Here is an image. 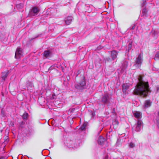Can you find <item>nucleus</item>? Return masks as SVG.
<instances>
[{
    "instance_id": "nucleus-1",
    "label": "nucleus",
    "mask_w": 159,
    "mask_h": 159,
    "mask_svg": "<svg viewBox=\"0 0 159 159\" xmlns=\"http://www.w3.org/2000/svg\"><path fill=\"white\" fill-rule=\"evenodd\" d=\"M138 79L139 82L134 91V93L143 97H146L150 92L148 82L143 81L141 75L139 76Z\"/></svg>"
},
{
    "instance_id": "nucleus-2",
    "label": "nucleus",
    "mask_w": 159,
    "mask_h": 159,
    "mask_svg": "<svg viewBox=\"0 0 159 159\" xmlns=\"http://www.w3.org/2000/svg\"><path fill=\"white\" fill-rule=\"evenodd\" d=\"M75 88L78 89L82 90L86 88L85 80L84 77L82 76L81 80L79 83L75 84Z\"/></svg>"
},
{
    "instance_id": "nucleus-3",
    "label": "nucleus",
    "mask_w": 159,
    "mask_h": 159,
    "mask_svg": "<svg viewBox=\"0 0 159 159\" xmlns=\"http://www.w3.org/2000/svg\"><path fill=\"white\" fill-rule=\"evenodd\" d=\"M143 123L142 121L139 120H137V123L135 125L132 127L133 131L134 130L136 132L140 131L143 127Z\"/></svg>"
},
{
    "instance_id": "nucleus-4",
    "label": "nucleus",
    "mask_w": 159,
    "mask_h": 159,
    "mask_svg": "<svg viewBox=\"0 0 159 159\" xmlns=\"http://www.w3.org/2000/svg\"><path fill=\"white\" fill-rule=\"evenodd\" d=\"M143 54L142 53H140L136 58L135 61V64L134 66H136L137 67H139L141 66L143 61Z\"/></svg>"
},
{
    "instance_id": "nucleus-5",
    "label": "nucleus",
    "mask_w": 159,
    "mask_h": 159,
    "mask_svg": "<svg viewBox=\"0 0 159 159\" xmlns=\"http://www.w3.org/2000/svg\"><path fill=\"white\" fill-rule=\"evenodd\" d=\"M39 11L38 8L36 7H33L31 11L29 13V15L32 16L37 15Z\"/></svg>"
},
{
    "instance_id": "nucleus-6",
    "label": "nucleus",
    "mask_w": 159,
    "mask_h": 159,
    "mask_svg": "<svg viewBox=\"0 0 159 159\" xmlns=\"http://www.w3.org/2000/svg\"><path fill=\"white\" fill-rule=\"evenodd\" d=\"M23 52L22 50L20 47L17 48L15 53V57L17 59L19 58L22 56Z\"/></svg>"
},
{
    "instance_id": "nucleus-7",
    "label": "nucleus",
    "mask_w": 159,
    "mask_h": 159,
    "mask_svg": "<svg viewBox=\"0 0 159 159\" xmlns=\"http://www.w3.org/2000/svg\"><path fill=\"white\" fill-rule=\"evenodd\" d=\"M128 66L127 62L125 61H123L122 64V66L120 70V72L122 73L125 71L126 69Z\"/></svg>"
},
{
    "instance_id": "nucleus-8",
    "label": "nucleus",
    "mask_w": 159,
    "mask_h": 159,
    "mask_svg": "<svg viewBox=\"0 0 159 159\" xmlns=\"http://www.w3.org/2000/svg\"><path fill=\"white\" fill-rule=\"evenodd\" d=\"M109 97L108 94L107 93H105L104 95L102 98V102L104 103H107L109 101Z\"/></svg>"
},
{
    "instance_id": "nucleus-9",
    "label": "nucleus",
    "mask_w": 159,
    "mask_h": 159,
    "mask_svg": "<svg viewBox=\"0 0 159 159\" xmlns=\"http://www.w3.org/2000/svg\"><path fill=\"white\" fill-rule=\"evenodd\" d=\"M98 143L99 144L102 145L106 142V140L102 136H100L98 140Z\"/></svg>"
},
{
    "instance_id": "nucleus-10",
    "label": "nucleus",
    "mask_w": 159,
    "mask_h": 159,
    "mask_svg": "<svg viewBox=\"0 0 159 159\" xmlns=\"http://www.w3.org/2000/svg\"><path fill=\"white\" fill-rule=\"evenodd\" d=\"M43 54L44 57L47 58L51 57L52 53L50 50H47L45 51Z\"/></svg>"
},
{
    "instance_id": "nucleus-11",
    "label": "nucleus",
    "mask_w": 159,
    "mask_h": 159,
    "mask_svg": "<svg viewBox=\"0 0 159 159\" xmlns=\"http://www.w3.org/2000/svg\"><path fill=\"white\" fill-rule=\"evenodd\" d=\"M134 117L137 118V120H141L142 117L141 113L139 111H136L134 113Z\"/></svg>"
},
{
    "instance_id": "nucleus-12",
    "label": "nucleus",
    "mask_w": 159,
    "mask_h": 159,
    "mask_svg": "<svg viewBox=\"0 0 159 159\" xmlns=\"http://www.w3.org/2000/svg\"><path fill=\"white\" fill-rule=\"evenodd\" d=\"M117 54V52L116 50H113L111 51V57L113 60L116 59Z\"/></svg>"
},
{
    "instance_id": "nucleus-13",
    "label": "nucleus",
    "mask_w": 159,
    "mask_h": 159,
    "mask_svg": "<svg viewBox=\"0 0 159 159\" xmlns=\"http://www.w3.org/2000/svg\"><path fill=\"white\" fill-rule=\"evenodd\" d=\"M152 102L150 100H146L144 102L143 107L146 108L150 107L151 105Z\"/></svg>"
},
{
    "instance_id": "nucleus-14",
    "label": "nucleus",
    "mask_w": 159,
    "mask_h": 159,
    "mask_svg": "<svg viewBox=\"0 0 159 159\" xmlns=\"http://www.w3.org/2000/svg\"><path fill=\"white\" fill-rule=\"evenodd\" d=\"M159 32L157 30H156L152 29L151 31V33L152 34V36L154 37H157Z\"/></svg>"
},
{
    "instance_id": "nucleus-15",
    "label": "nucleus",
    "mask_w": 159,
    "mask_h": 159,
    "mask_svg": "<svg viewBox=\"0 0 159 159\" xmlns=\"http://www.w3.org/2000/svg\"><path fill=\"white\" fill-rule=\"evenodd\" d=\"M73 17L71 16H69L67 17V19L65 20V22L66 25H69L71 23Z\"/></svg>"
},
{
    "instance_id": "nucleus-16",
    "label": "nucleus",
    "mask_w": 159,
    "mask_h": 159,
    "mask_svg": "<svg viewBox=\"0 0 159 159\" xmlns=\"http://www.w3.org/2000/svg\"><path fill=\"white\" fill-rule=\"evenodd\" d=\"M141 16L146 17L147 16V11L145 7L144 8L143 7V8Z\"/></svg>"
},
{
    "instance_id": "nucleus-17",
    "label": "nucleus",
    "mask_w": 159,
    "mask_h": 159,
    "mask_svg": "<svg viewBox=\"0 0 159 159\" xmlns=\"http://www.w3.org/2000/svg\"><path fill=\"white\" fill-rule=\"evenodd\" d=\"M8 74V72L6 71L3 72L2 73V77L3 80H5V79L7 78Z\"/></svg>"
},
{
    "instance_id": "nucleus-18",
    "label": "nucleus",
    "mask_w": 159,
    "mask_h": 159,
    "mask_svg": "<svg viewBox=\"0 0 159 159\" xmlns=\"http://www.w3.org/2000/svg\"><path fill=\"white\" fill-rule=\"evenodd\" d=\"M123 91L125 92L129 88V86L126 84H124L122 85Z\"/></svg>"
},
{
    "instance_id": "nucleus-19",
    "label": "nucleus",
    "mask_w": 159,
    "mask_h": 159,
    "mask_svg": "<svg viewBox=\"0 0 159 159\" xmlns=\"http://www.w3.org/2000/svg\"><path fill=\"white\" fill-rule=\"evenodd\" d=\"M113 114L111 115V118H113L114 119L116 118V114L115 111V108H113V110L111 113Z\"/></svg>"
},
{
    "instance_id": "nucleus-20",
    "label": "nucleus",
    "mask_w": 159,
    "mask_h": 159,
    "mask_svg": "<svg viewBox=\"0 0 159 159\" xmlns=\"http://www.w3.org/2000/svg\"><path fill=\"white\" fill-rule=\"evenodd\" d=\"M75 109V108H73L72 109H69L68 112V114L69 115H70L71 113L74 112Z\"/></svg>"
},
{
    "instance_id": "nucleus-21",
    "label": "nucleus",
    "mask_w": 159,
    "mask_h": 159,
    "mask_svg": "<svg viewBox=\"0 0 159 159\" xmlns=\"http://www.w3.org/2000/svg\"><path fill=\"white\" fill-rule=\"evenodd\" d=\"M28 116V114L26 112H25L23 115V118L24 119H27Z\"/></svg>"
},
{
    "instance_id": "nucleus-22",
    "label": "nucleus",
    "mask_w": 159,
    "mask_h": 159,
    "mask_svg": "<svg viewBox=\"0 0 159 159\" xmlns=\"http://www.w3.org/2000/svg\"><path fill=\"white\" fill-rule=\"evenodd\" d=\"M155 60H156L157 59H159V52H158L156 54L154 58Z\"/></svg>"
},
{
    "instance_id": "nucleus-23",
    "label": "nucleus",
    "mask_w": 159,
    "mask_h": 159,
    "mask_svg": "<svg viewBox=\"0 0 159 159\" xmlns=\"http://www.w3.org/2000/svg\"><path fill=\"white\" fill-rule=\"evenodd\" d=\"M112 124L113 125H115V126L116 127V126L118 125L119 122L118 121L116 120H115L112 122Z\"/></svg>"
},
{
    "instance_id": "nucleus-24",
    "label": "nucleus",
    "mask_w": 159,
    "mask_h": 159,
    "mask_svg": "<svg viewBox=\"0 0 159 159\" xmlns=\"http://www.w3.org/2000/svg\"><path fill=\"white\" fill-rule=\"evenodd\" d=\"M16 7L18 8H21L23 7V5L22 4H18L16 5Z\"/></svg>"
},
{
    "instance_id": "nucleus-25",
    "label": "nucleus",
    "mask_w": 159,
    "mask_h": 159,
    "mask_svg": "<svg viewBox=\"0 0 159 159\" xmlns=\"http://www.w3.org/2000/svg\"><path fill=\"white\" fill-rule=\"evenodd\" d=\"M86 125H84V124H83L81 127H80V129L81 130H84L85 128Z\"/></svg>"
},
{
    "instance_id": "nucleus-26",
    "label": "nucleus",
    "mask_w": 159,
    "mask_h": 159,
    "mask_svg": "<svg viewBox=\"0 0 159 159\" xmlns=\"http://www.w3.org/2000/svg\"><path fill=\"white\" fill-rule=\"evenodd\" d=\"M147 0H143L142 1V3L141 4V5L143 7L146 4V2Z\"/></svg>"
},
{
    "instance_id": "nucleus-27",
    "label": "nucleus",
    "mask_w": 159,
    "mask_h": 159,
    "mask_svg": "<svg viewBox=\"0 0 159 159\" xmlns=\"http://www.w3.org/2000/svg\"><path fill=\"white\" fill-rule=\"evenodd\" d=\"M129 146L130 148H133L135 146V144L134 143L131 142L129 143Z\"/></svg>"
},
{
    "instance_id": "nucleus-28",
    "label": "nucleus",
    "mask_w": 159,
    "mask_h": 159,
    "mask_svg": "<svg viewBox=\"0 0 159 159\" xmlns=\"http://www.w3.org/2000/svg\"><path fill=\"white\" fill-rule=\"evenodd\" d=\"M132 44L131 43H129L128 45V49L129 50H130L132 48Z\"/></svg>"
},
{
    "instance_id": "nucleus-29",
    "label": "nucleus",
    "mask_w": 159,
    "mask_h": 159,
    "mask_svg": "<svg viewBox=\"0 0 159 159\" xmlns=\"http://www.w3.org/2000/svg\"><path fill=\"white\" fill-rule=\"evenodd\" d=\"M1 114H2V116H3V117H4L5 116V115H4V112L2 110L1 111Z\"/></svg>"
},
{
    "instance_id": "nucleus-30",
    "label": "nucleus",
    "mask_w": 159,
    "mask_h": 159,
    "mask_svg": "<svg viewBox=\"0 0 159 159\" xmlns=\"http://www.w3.org/2000/svg\"><path fill=\"white\" fill-rule=\"evenodd\" d=\"M157 126L159 128V120L157 121Z\"/></svg>"
},
{
    "instance_id": "nucleus-31",
    "label": "nucleus",
    "mask_w": 159,
    "mask_h": 159,
    "mask_svg": "<svg viewBox=\"0 0 159 159\" xmlns=\"http://www.w3.org/2000/svg\"><path fill=\"white\" fill-rule=\"evenodd\" d=\"M104 159H108V155L106 156Z\"/></svg>"
},
{
    "instance_id": "nucleus-32",
    "label": "nucleus",
    "mask_w": 159,
    "mask_h": 159,
    "mask_svg": "<svg viewBox=\"0 0 159 159\" xmlns=\"http://www.w3.org/2000/svg\"><path fill=\"white\" fill-rule=\"evenodd\" d=\"M135 26L134 25L133 26H132V27L131 28V29L132 30H134L135 29Z\"/></svg>"
},
{
    "instance_id": "nucleus-33",
    "label": "nucleus",
    "mask_w": 159,
    "mask_h": 159,
    "mask_svg": "<svg viewBox=\"0 0 159 159\" xmlns=\"http://www.w3.org/2000/svg\"><path fill=\"white\" fill-rule=\"evenodd\" d=\"M158 115L159 116V111L158 112Z\"/></svg>"
},
{
    "instance_id": "nucleus-34",
    "label": "nucleus",
    "mask_w": 159,
    "mask_h": 159,
    "mask_svg": "<svg viewBox=\"0 0 159 159\" xmlns=\"http://www.w3.org/2000/svg\"><path fill=\"white\" fill-rule=\"evenodd\" d=\"M94 113H93H93H92V115H93H93H94Z\"/></svg>"
},
{
    "instance_id": "nucleus-35",
    "label": "nucleus",
    "mask_w": 159,
    "mask_h": 159,
    "mask_svg": "<svg viewBox=\"0 0 159 159\" xmlns=\"http://www.w3.org/2000/svg\"><path fill=\"white\" fill-rule=\"evenodd\" d=\"M70 148H73L72 147H71V146H70Z\"/></svg>"
},
{
    "instance_id": "nucleus-36",
    "label": "nucleus",
    "mask_w": 159,
    "mask_h": 159,
    "mask_svg": "<svg viewBox=\"0 0 159 159\" xmlns=\"http://www.w3.org/2000/svg\"><path fill=\"white\" fill-rule=\"evenodd\" d=\"M152 0H150V1H152Z\"/></svg>"
},
{
    "instance_id": "nucleus-37",
    "label": "nucleus",
    "mask_w": 159,
    "mask_h": 159,
    "mask_svg": "<svg viewBox=\"0 0 159 159\" xmlns=\"http://www.w3.org/2000/svg\"><path fill=\"white\" fill-rule=\"evenodd\" d=\"M108 3L109 4V2H108ZM108 6H109V4L108 5Z\"/></svg>"
},
{
    "instance_id": "nucleus-38",
    "label": "nucleus",
    "mask_w": 159,
    "mask_h": 159,
    "mask_svg": "<svg viewBox=\"0 0 159 159\" xmlns=\"http://www.w3.org/2000/svg\"><path fill=\"white\" fill-rule=\"evenodd\" d=\"M0 159H2L1 158Z\"/></svg>"
}]
</instances>
